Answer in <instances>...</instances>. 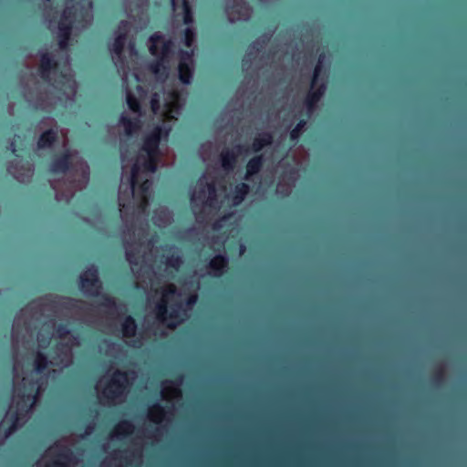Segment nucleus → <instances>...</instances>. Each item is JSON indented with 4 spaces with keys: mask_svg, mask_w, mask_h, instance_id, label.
<instances>
[{
    "mask_svg": "<svg viewBox=\"0 0 467 467\" xmlns=\"http://www.w3.org/2000/svg\"><path fill=\"white\" fill-rule=\"evenodd\" d=\"M325 57H326V55L324 52L320 53L318 56L317 62L315 66L312 79H311L312 88L316 87L319 81V78H320L321 72L323 70V63H324Z\"/></svg>",
    "mask_w": 467,
    "mask_h": 467,
    "instance_id": "26",
    "label": "nucleus"
},
{
    "mask_svg": "<svg viewBox=\"0 0 467 467\" xmlns=\"http://www.w3.org/2000/svg\"><path fill=\"white\" fill-rule=\"evenodd\" d=\"M128 385V373L117 369L116 371H114L109 381L105 387L103 394L108 400H114L115 399L119 398L124 394Z\"/></svg>",
    "mask_w": 467,
    "mask_h": 467,
    "instance_id": "4",
    "label": "nucleus"
},
{
    "mask_svg": "<svg viewBox=\"0 0 467 467\" xmlns=\"http://www.w3.org/2000/svg\"><path fill=\"white\" fill-rule=\"evenodd\" d=\"M149 41L150 53L157 57L149 64V69L157 78L165 80L169 76L170 62L174 55L175 44L171 39H165L159 33L152 34Z\"/></svg>",
    "mask_w": 467,
    "mask_h": 467,
    "instance_id": "1",
    "label": "nucleus"
},
{
    "mask_svg": "<svg viewBox=\"0 0 467 467\" xmlns=\"http://www.w3.org/2000/svg\"><path fill=\"white\" fill-rule=\"evenodd\" d=\"M196 33L192 26H187L183 30V44L186 47L191 48L195 41Z\"/></svg>",
    "mask_w": 467,
    "mask_h": 467,
    "instance_id": "30",
    "label": "nucleus"
},
{
    "mask_svg": "<svg viewBox=\"0 0 467 467\" xmlns=\"http://www.w3.org/2000/svg\"><path fill=\"white\" fill-rule=\"evenodd\" d=\"M197 300H198V296L197 294L195 293H192V294H190L186 299L184 300V302H181L182 304V309L181 310V313L182 312H185L186 309H189V308H192L196 303H197Z\"/></svg>",
    "mask_w": 467,
    "mask_h": 467,
    "instance_id": "38",
    "label": "nucleus"
},
{
    "mask_svg": "<svg viewBox=\"0 0 467 467\" xmlns=\"http://www.w3.org/2000/svg\"><path fill=\"white\" fill-rule=\"evenodd\" d=\"M99 297L101 298L100 305L102 306L109 308V309L117 307V302L113 296L100 292V295Z\"/></svg>",
    "mask_w": 467,
    "mask_h": 467,
    "instance_id": "36",
    "label": "nucleus"
},
{
    "mask_svg": "<svg viewBox=\"0 0 467 467\" xmlns=\"http://www.w3.org/2000/svg\"><path fill=\"white\" fill-rule=\"evenodd\" d=\"M93 430V427L91 425H88L86 428V433H90Z\"/></svg>",
    "mask_w": 467,
    "mask_h": 467,
    "instance_id": "43",
    "label": "nucleus"
},
{
    "mask_svg": "<svg viewBox=\"0 0 467 467\" xmlns=\"http://www.w3.org/2000/svg\"><path fill=\"white\" fill-rule=\"evenodd\" d=\"M193 51L180 49L178 52V75L179 80L184 84L189 85L193 77Z\"/></svg>",
    "mask_w": 467,
    "mask_h": 467,
    "instance_id": "5",
    "label": "nucleus"
},
{
    "mask_svg": "<svg viewBox=\"0 0 467 467\" xmlns=\"http://www.w3.org/2000/svg\"><path fill=\"white\" fill-rule=\"evenodd\" d=\"M56 335L59 338H65L70 334V329L67 324L60 323L55 328Z\"/></svg>",
    "mask_w": 467,
    "mask_h": 467,
    "instance_id": "39",
    "label": "nucleus"
},
{
    "mask_svg": "<svg viewBox=\"0 0 467 467\" xmlns=\"http://www.w3.org/2000/svg\"><path fill=\"white\" fill-rule=\"evenodd\" d=\"M137 328V323L131 316H127L121 323V331L126 337H133L136 335Z\"/></svg>",
    "mask_w": 467,
    "mask_h": 467,
    "instance_id": "23",
    "label": "nucleus"
},
{
    "mask_svg": "<svg viewBox=\"0 0 467 467\" xmlns=\"http://www.w3.org/2000/svg\"><path fill=\"white\" fill-rule=\"evenodd\" d=\"M235 149L237 150V152H234V150L228 149L223 150L221 152L220 158L222 167L227 171H233L234 169L237 161L238 153L244 150V147L242 145H237ZM245 151H247V150H245Z\"/></svg>",
    "mask_w": 467,
    "mask_h": 467,
    "instance_id": "16",
    "label": "nucleus"
},
{
    "mask_svg": "<svg viewBox=\"0 0 467 467\" xmlns=\"http://www.w3.org/2000/svg\"><path fill=\"white\" fill-rule=\"evenodd\" d=\"M130 48H134V43H133V42H130Z\"/></svg>",
    "mask_w": 467,
    "mask_h": 467,
    "instance_id": "45",
    "label": "nucleus"
},
{
    "mask_svg": "<svg viewBox=\"0 0 467 467\" xmlns=\"http://www.w3.org/2000/svg\"><path fill=\"white\" fill-rule=\"evenodd\" d=\"M116 431L118 434L130 435L134 431V425L130 420H123L117 425Z\"/></svg>",
    "mask_w": 467,
    "mask_h": 467,
    "instance_id": "34",
    "label": "nucleus"
},
{
    "mask_svg": "<svg viewBox=\"0 0 467 467\" xmlns=\"http://www.w3.org/2000/svg\"><path fill=\"white\" fill-rule=\"evenodd\" d=\"M130 30V23L127 20H121L118 26V34L112 43L111 51L116 56L119 61L124 63L125 55L124 49L128 39V33Z\"/></svg>",
    "mask_w": 467,
    "mask_h": 467,
    "instance_id": "7",
    "label": "nucleus"
},
{
    "mask_svg": "<svg viewBox=\"0 0 467 467\" xmlns=\"http://www.w3.org/2000/svg\"><path fill=\"white\" fill-rule=\"evenodd\" d=\"M270 36L271 35L264 34L262 36L251 43L249 47L255 52H260L270 40Z\"/></svg>",
    "mask_w": 467,
    "mask_h": 467,
    "instance_id": "31",
    "label": "nucleus"
},
{
    "mask_svg": "<svg viewBox=\"0 0 467 467\" xmlns=\"http://www.w3.org/2000/svg\"><path fill=\"white\" fill-rule=\"evenodd\" d=\"M158 159H159V156H150V155H147V159L144 161L142 166H143V169L146 171H149V172H155L157 171V167H158Z\"/></svg>",
    "mask_w": 467,
    "mask_h": 467,
    "instance_id": "32",
    "label": "nucleus"
},
{
    "mask_svg": "<svg viewBox=\"0 0 467 467\" xmlns=\"http://www.w3.org/2000/svg\"><path fill=\"white\" fill-rule=\"evenodd\" d=\"M274 141V136L271 132L265 131L259 133L253 140L250 150L254 152L260 154L262 150L265 147L272 145Z\"/></svg>",
    "mask_w": 467,
    "mask_h": 467,
    "instance_id": "17",
    "label": "nucleus"
},
{
    "mask_svg": "<svg viewBox=\"0 0 467 467\" xmlns=\"http://www.w3.org/2000/svg\"><path fill=\"white\" fill-rule=\"evenodd\" d=\"M168 131H163L160 126L155 127L150 132L146 134L142 140L141 150L146 155L160 156V143L163 135Z\"/></svg>",
    "mask_w": 467,
    "mask_h": 467,
    "instance_id": "6",
    "label": "nucleus"
},
{
    "mask_svg": "<svg viewBox=\"0 0 467 467\" xmlns=\"http://www.w3.org/2000/svg\"><path fill=\"white\" fill-rule=\"evenodd\" d=\"M158 105H159L158 100H157V99H153L151 100V108H152V109H153V110H155V109H156V107H158Z\"/></svg>",
    "mask_w": 467,
    "mask_h": 467,
    "instance_id": "42",
    "label": "nucleus"
},
{
    "mask_svg": "<svg viewBox=\"0 0 467 467\" xmlns=\"http://www.w3.org/2000/svg\"><path fill=\"white\" fill-rule=\"evenodd\" d=\"M182 264V260L181 255L172 254L171 255H168L166 258V265L169 267H171L174 270H179L180 266Z\"/></svg>",
    "mask_w": 467,
    "mask_h": 467,
    "instance_id": "35",
    "label": "nucleus"
},
{
    "mask_svg": "<svg viewBox=\"0 0 467 467\" xmlns=\"http://www.w3.org/2000/svg\"><path fill=\"white\" fill-rule=\"evenodd\" d=\"M444 379V370L442 368L437 369L433 374V380L436 383H441Z\"/></svg>",
    "mask_w": 467,
    "mask_h": 467,
    "instance_id": "40",
    "label": "nucleus"
},
{
    "mask_svg": "<svg viewBox=\"0 0 467 467\" xmlns=\"http://www.w3.org/2000/svg\"><path fill=\"white\" fill-rule=\"evenodd\" d=\"M48 367V358L43 352H36L34 359V368L36 373H43Z\"/></svg>",
    "mask_w": 467,
    "mask_h": 467,
    "instance_id": "25",
    "label": "nucleus"
},
{
    "mask_svg": "<svg viewBox=\"0 0 467 467\" xmlns=\"http://www.w3.org/2000/svg\"><path fill=\"white\" fill-rule=\"evenodd\" d=\"M126 102H127L129 109L132 112L141 114V112H142L141 104H140V100L138 99V98L130 91H128L126 94Z\"/></svg>",
    "mask_w": 467,
    "mask_h": 467,
    "instance_id": "28",
    "label": "nucleus"
},
{
    "mask_svg": "<svg viewBox=\"0 0 467 467\" xmlns=\"http://www.w3.org/2000/svg\"><path fill=\"white\" fill-rule=\"evenodd\" d=\"M58 140V131L56 129H48L42 132L37 140V148L45 150L51 148Z\"/></svg>",
    "mask_w": 467,
    "mask_h": 467,
    "instance_id": "18",
    "label": "nucleus"
},
{
    "mask_svg": "<svg viewBox=\"0 0 467 467\" xmlns=\"http://www.w3.org/2000/svg\"><path fill=\"white\" fill-rule=\"evenodd\" d=\"M327 89L326 82H322L317 88H312V84L310 85V89L306 93L304 99V105L306 108L309 113L313 112L320 101L322 97L324 96Z\"/></svg>",
    "mask_w": 467,
    "mask_h": 467,
    "instance_id": "12",
    "label": "nucleus"
},
{
    "mask_svg": "<svg viewBox=\"0 0 467 467\" xmlns=\"http://www.w3.org/2000/svg\"><path fill=\"white\" fill-rule=\"evenodd\" d=\"M55 446L58 447L59 451L56 454L55 458L50 460L45 467H71L74 459L72 450L67 446L60 445L58 443H55Z\"/></svg>",
    "mask_w": 467,
    "mask_h": 467,
    "instance_id": "9",
    "label": "nucleus"
},
{
    "mask_svg": "<svg viewBox=\"0 0 467 467\" xmlns=\"http://www.w3.org/2000/svg\"><path fill=\"white\" fill-rule=\"evenodd\" d=\"M79 288L87 296H99L102 290V282L99 279V272L97 265H91L79 275Z\"/></svg>",
    "mask_w": 467,
    "mask_h": 467,
    "instance_id": "3",
    "label": "nucleus"
},
{
    "mask_svg": "<svg viewBox=\"0 0 467 467\" xmlns=\"http://www.w3.org/2000/svg\"><path fill=\"white\" fill-rule=\"evenodd\" d=\"M140 165L138 163L133 164L131 168L130 184L133 191L139 190L140 198L146 203L148 202V195L150 192V182L145 179L142 182H139Z\"/></svg>",
    "mask_w": 467,
    "mask_h": 467,
    "instance_id": "11",
    "label": "nucleus"
},
{
    "mask_svg": "<svg viewBox=\"0 0 467 467\" xmlns=\"http://www.w3.org/2000/svg\"><path fill=\"white\" fill-rule=\"evenodd\" d=\"M36 396L26 395L23 393L17 394V400L16 401L15 409L16 411L22 414V416L26 417L32 408L33 403L35 402Z\"/></svg>",
    "mask_w": 467,
    "mask_h": 467,
    "instance_id": "20",
    "label": "nucleus"
},
{
    "mask_svg": "<svg viewBox=\"0 0 467 467\" xmlns=\"http://www.w3.org/2000/svg\"><path fill=\"white\" fill-rule=\"evenodd\" d=\"M119 122L123 125L126 135L130 136L140 128V120L138 118L131 119L122 115Z\"/></svg>",
    "mask_w": 467,
    "mask_h": 467,
    "instance_id": "22",
    "label": "nucleus"
},
{
    "mask_svg": "<svg viewBox=\"0 0 467 467\" xmlns=\"http://www.w3.org/2000/svg\"><path fill=\"white\" fill-rule=\"evenodd\" d=\"M228 265L229 261L226 255L223 254H215L207 265L209 275L215 278H221L226 272Z\"/></svg>",
    "mask_w": 467,
    "mask_h": 467,
    "instance_id": "13",
    "label": "nucleus"
},
{
    "mask_svg": "<svg viewBox=\"0 0 467 467\" xmlns=\"http://www.w3.org/2000/svg\"><path fill=\"white\" fill-rule=\"evenodd\" d=\"M73 26L72 21L65 23V21L58 22V46L61 49H65L68 46V42L71 36Z\"/></svg>",
    "mask_w": 467,
    "mask_h": 467,
    "instance_id": "19",
    "label": "nucleus"
},
{
    "mask_svg": "<svg viewBox=\"0 0 467 467\" xmlns=\"http://www.w3.org/2000/svg\"><path fill=\"white\" fill-rule=\"evenodd\" d=\"M306 120L305 119H299V121L296 123V125L291 130L290 133H289V139L291 141L293 142H296L304 129L306 128Z\"/></svg>",
    "mask_w": 467,
    "mask_h": 467,
    "instance_id": "29",
    "label": "nucleus"
},
{
    "mask_svg": "<svg viewBox=\"0 0 467 467\" xmlns=\"http://www.w3.org/2000/svg\"><path fill=\"white\" fill-rule=\"evenodd\" d=\"M72 168V153L67 149L56 155L49 163V170L56 174H65Z\"/></svg>",
    "mask_w": 467,
    "mask_h": 467,
    "instance_id": "8",
    "label": "nucleus"
},
{
    "mask_svg": "<svg viewBox=\"0 0 467 467\" xmlns=\"http://www.w3.org/2000/svg\"><path fill=\"white\" fill-rule=\"evenodd\" d=\"M57 68L58 63L50 53L44 52L40 55L38 74L44 81H50L51 72L57 70Z\"/></svg>",
    "mask_w": 467,
    "mask_h": 467,
    "instance_id": "10",
    "label": "nucleus"
},
{
    "mask_svg": "<svg viewBox=\"0 0 467 467\" xmlns=\"http://www.w3.org/2000/svg\"><path fill=\"white\" fill-rule=\"evenodd\" d=\"M182 21L187 26H192L194 23L193 11L189 0H182Z\"/></svg>",
    "mask_w": 467,
    "mask_h": 467,
    "instance_id": "24",
    "label": "nucleus"
},
{
    "mask_svg": "<svg viewBox=\"0 0 467 467\" xmlns=\"http://www.w3.org/2000/svg\"><path fill=\"white\" fill-rule=\"evenodd\" d=\"M207 189L211 195H214L216 192L215 184L213 182L207 183Z\"/></svg>",
    "mask_w": 467,
    "mask_h": 467,
    "instance_id": "41",
    "label": "nucleus"
},
{
    "mask_svg": "<svg viewBox=\"0 0 467 467\" xmlns=\"http://www.w3.org/2000/svg\"><path fill=\"white\" fill-rule=\"evenodd\" d=\"M265 159L264 154H256L247 161L245 165V174L244 179L245 181H252L253 177L258 174L265 164Z\"/></svg>",
    "mask_w": 467,
    "mask_h": 467,
    "instance_id": "15",
    "label": "nucleus"
},
{
    "mask_svg": "<svg viewBox=\"0 0 467 467\" xmlns=\"http://www.w3.org/2000/svg\"><path fill=\"white\" fill-rule=\"evenodd\" d=\"M165 414V410L161 403L155 402L150 410L149 416L151 420L156 423H160Z\"/></svg>",
    "mask_w": 467,
    "mask_h": 467,
    "instance_id": "27",
    "label": "nucleus"
},
{
    "mask_svg": "<svg viewBox=\"0 0 467 467\" xmlns=\"http://www.w3.org/2000/svg\"><path fill=\"white\" fill-rule=\"evenodd\" d=\"M244 250H245V247L244 245H241V249H240L241 254L244 253Z\"/></svg>",
    "mask_w": 467,
    "mask_h": 467,
    "instance_id": "44",
    "label": "nucleus"
},
{
    "mask_svg": "<svg viewBox=\"0 0 467 467\" xmlns=\"http://www.w3.org/2000/svg\"><path fill=\"white\" fill-rule=\"evenodd\" d=\"M125 255L130 265L135 266L139 265L140 254L137 249H127Z\"/></svg>",
    "mask_w": 467,
    "mask_h": 467,
    "instance_id": "37",
    "label": "nucleus"
},
{
    "mask_svg": "<svg viewBox=\"0 0 467 467\" xmlns=\"http://www.w3.org/2000/svg\"><path fill=\"white\" fill-rule=\"evenodd\" d=\"M177 289L174 285H169L162 291V299L156 305V316L157 318L161 321H165L166 319H170L172 322L168 324L170 328H174L177 324H180L183 318L181 315V310L182 309V303H175L171 307V310H168V300L176 295Z\"/></svg>",
    "mask_w": 467,
    "mask_h": 467,
    "instance_id": "2",
    "label": "nucleus"
},
{
    "mask_svg": "<svg viewBox=\"0 0 467 467\" xmlns=\"http://www.w3.org/2000/svg\"><path fill=\"white\" fill-rule=\"evenodd\" d=\"M250 186L245 182H239L234 187L232 203L234 206L240 205L250 192Z\"/></svg>",
    "mask_w": 467,
    "mask_h": 467,
    "instance_id": "21",
    "label": "nucleus"
},
{
    "mask_svg": "<svg viewBox=\"0 0 467 467\" xmlns=\"http://www.w3.org/2000/svg\"><path fill=\"white\" fill-rule=\"evenodd\" d=\"M76 19V8L74 5L67 6L60 17L59 21H65V23H68L72 21V26H74V22Z\"/></svg>",
    "mask_w": 467,
    "mask_h": 467,
    "instance_id": "33",
    "label": "nucleus"
},
{
    "mask_svg": "<svg viewBox=\"0 0 467 467\" xmlns=\"http://www.w3.org/2000/svg\"><path fill=\"white\" fill-rule=\"evenodd\" d=\"M25 417L22 416L19 411L16 410L10 409L5 415V420H3V426L7 424V427H5L4 437H10L20 426V421Z\"/></svg>",
    "mask_w": 467,
    "mask_h": 467,
    "instance_id": "14",
    "label": "nucleus"
}]
</instances>
